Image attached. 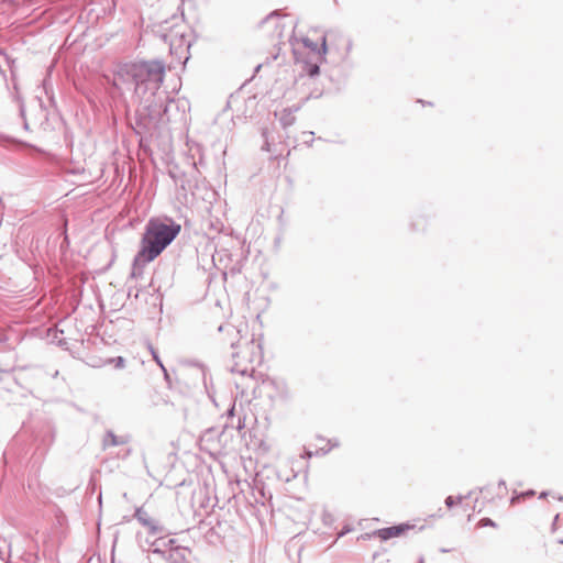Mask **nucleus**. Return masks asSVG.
Listing matches in <instances>:
<instances>
[{
  "label": "nucleus",
  "mask_w": 563,
  "mask_h": 563,
  "mask_svg": "<svg viewBox=\"0 0 563 563\" xmlns=\"http://www.w3.org/2000/svg\"><path fill=\"white\" fill-rule=\"evenodd\" d=\"M107 363L114 364L115 368H123L125 366V360L122 356H117V357H113V358H109L107 361Z\"/></svg>",
  "instance_id": "nucleus-12"
},
{
  "label": "nucleus",
  "mask_w": 563,
  "mask_h": 563,
  "mask_svg": "<svg viewBox=\"0 0 563 563\" xmlns=\"http://www.w3.org/2000/svg\"><path fill=\"white\" fill-rule=\"evenodd\" d=\"M299 110L298 107L286 108L279 113V122L283 128H288L295 123V113Z\"/></svg>",
  "instance_id": "nucleus-9"
},
{
  "label": "nucleus",
  "mask_w": 563,
  "mask_h": 563,
  "mask_svg": "<svg viewBox=\"0 0 563 563\" xmlns=\"http://www.w3.org/2000/svg\"><path fill=\"white\" fill-rule=\"evenodd\" d=\"M150 550L159 554L168 563H191V551L186 547L176 545L174 539H165L163 537L154 540L146 539Z\"/></svg>",
  "instance_id": "nucleus-4"
},
{
  "label": "nucleus",
  "mask_w": 563,
  "mask_h": 563,
  "mask_svg": "<svg viewBox=\"0 0 563 563\" xmlns=\"http://www.w3.org/2000/svg\"><path fill=\"white\" fill-rule=\"evenodd\" d=\"M560 499H563V497H561Z\"/></svg>",
  "instance_id": "nucleus-19"
},
{
  "label": "nucleus",
  "mask_w": 563,
  "mask_h": 563,
  "mask_svg": "<svg viewBox=\"0 0 563 563\" xmlns=\"http://www.w3.org/2000/svg\"><path fill=\"white\" fill-rule=\"evenodd\" d=\"M409 529H411V526L401 523L398 526L379 529L375 533L380 540L386 541L388 539L399 537Z\"/></svg>",
  "instance_id": "nucleus-8"
},
{
  "label": "nucleus",
  "mask_w": 563,
  "mask_h": 563,
  "mask_svg": "<svg viewBox=\"0 0 563 563\" xmlns=\"http://www.w3.org/2000/svg\"><path fill=\"white\" fill-rule=\"evenodd\" d=\"M263 135H264V136H266V134H265V133H263ZM262 148H263L264 151L271 152V144H269V142H268V140H267V137H265V143H264V145H263V147H262Z\"/></svg>",
  "instance_id": "nucleus-15"
},
{
  "label": "nucleus",
  "mask_w": 563,
  "mask_h": 563,
  "mask_svg": "<svg viewBox=\"0 0 563 563\" xmlns=\"http://www.w3.org/2000/svg\"><path fill=\"white\" fill-rule=\"evenodd\" d=\"M150 350H151V354H152L153 358L155 360V362L159 365V367H161V368L164 371V373L166 374V369H165V367H164V365H163V363H162V361H161V358H159V356H158L157 352L154 350V347H153V346H150Z\"/></svg>",
  "instance_id": "nucleus-14"
},
{
  "label": "nucleus",
  "mask_w": 563,
  "mask_h": 563,
  "mask_svg": "<svg viewBox=\"0 0 563 563\" xmlns=\"http://www.w3.org/2000/svg\"><path fill=\"white\" fill-rule=\"evenodd\" d=\"M219 331H225L230 336L231 347L234 350L232 353V365L230 367L232 373L241 376H251L256 365L262 361V351L260 344L252 339L242 340L241 329L232 324L220 325Z\"/></svg>",
  "instance_id": "nucleus-3"
},
{
  "label": "nucleus",
  "mask_w": 563,
  "mask_h": 563,
  "mask_svg": "<svg viewBox=\"0 0 563 563\" xmlns=\"http://www.w3.org/2000/svg\"><path fill=\"white\" fill-rule=\"evenodd\" d=\"M479 523H481L482 526H494V525H495V523H494L490 519H488V518H486V519H482V520L479 521Z\"/></svg>",
  "instance_id": "nucleus-16"
},
{
  "label": "nucleus",
  "mask_w": 563,
  "mask_h": 563,
  "mask_svg": "<svg viewBox=\"0 0 563 563\" xmlns=\"http://www.w3.org/2000/svg\"><path fill=\"white\" fill-rule=\"evenodd\" d=\"M463 499H464V497L459 496V497H457V499H456V501H455V499H454L452 496H449V497H446V499H445V505H446L449 508H451V507H452L453 505H455V504H461V503L463 501Z\"/></svg>",
  "instance_id": "nucleus-13"
},
{
  "label": "nucleus",
  "mask_w": 563,
  "mask_h": 563,
  "mask_svg": "<svg viewBox=\"0 0 563 563\" xmlns=\"http://www.w3.org/2000/svg\"><path fill=\"white\" fill-rule=\"evenodd\" d=\"M265 24L275 25L277 36L279 38L283 37V29H285L286 23L279 18V14L277 12H273L272 14H269L265 20Z\"/></svg>",
  "instance_id": "nucleus-10"
},
{
  "label": "nucleus",
  "mask_w": 563,
  "mask_h": 563,
  "mask_svg": "<svg viewBox=\"0 0 563 563\" xmlns=\"http://www.w3.org/2000/svg\"><path fill=\"white\" fill-rule=\"evenodd\" d=\"M164 41L169 44V51L172 55H176L179 58L185 57V60L188 59L186 54L190 47V41L184 35L183 32L173 31L168 34H165Z\"/></svg>",
  "instance_id": "nucleus-6"
},
{
  "label": "nucleus",
  "mask_w": 563,
  "mask_h": 563,
  "mask_svg": "<svg viewBox=\"0 0 563 563\" xmlns=\"http://www.w3.org/2000/svg\"><path fill=\"white\" fill-rule=\"evenodd\" d=\"M179 231L180 225L173 221L148 220L141 239L140 250L133 261L131 277L140 278L145 265L153 262L174 241Z\"/></svg>",
  "instance_id": "nucleus-2"
},
{
  "label": "nucleus",
  "mask_w": 563,
  "mask_h": 563,
  "mask_svg": "<svg viewBox=\"0 0 563 563\" xmlns=\"http://www.w3.org/2000/svg\"><path fill=\"white\" fill-rule=\"evenodd\" d=\"M418 563H424V560H423V558H422V556H420V558H419Z\"/></svg>",
  "instance_id": "nucleus-18"
},
{
  "label": "nucleus",
  "mask_w": 563,
  "mask_h": 563,
  "mask_svg": "<svg viewBox=\"0 0 563 563\" xmlns=\"http://www.w3.org/2000/svg\"><path fill=\"white\" fill-rule=\"evenodd\" d=\"M165 64L158 59L121 65L114 74L113 86L121 92H133L140 102L151 103L164 82Z\"/></svg>",
  "instance_id": "nucleus-1"
},
{
  "label": "nucleus",
  "mask_w": 563,
  "mask_h": 563,
  "mask_svg": "<svg viewBox=\"0 0 563 563\" xmlns=\"http://www.w3.org/2000/svg\"><path fill=\"white\" fill-rule=\"evenodd\" d=\"M287 395H288V393H287L286 385H285V384H283V396H285V397H286Z\"/></svg>",
  "instance_id": "nucleus-17"
},
{
  "label": "nucleus",
  "mask_w": 563,
  "mask_h": 563,
  "mask_svg": "<svg viewBox=\"0 0 563 563\" xmlns=\"http://www.w3.org/2000/svg\"><path fill=\"white\" fill-rule=\"evenodd\" d=\"M330 33L322 36L321 46L319 47L318 43L311 41L308 37H302L301 40H295L292 45V53L297 62H305L300 57L299 53V44H302L305 48L309 49L310 60L307 63V73L310 76H316L319 74V63L323 60L324 55L327 53V38Z\"/></svg>",
  "instance_id": "nucleus-5"
},
{
  "label": "nucleus",
  "mask_w": 563,
  "mask_h": 563,
  "mask_svg": "<svg viewBox=\"0 0 563 563\" xmlns=\"http://www.w3.org/2000/svg\"><path fill=\"white\" fill-rule=\"evenodd\" d=\"M128 442V439L125 437H118L113 432H107L104 439H103V446H117L122 445Z\"/></svg>",
  "instance_id": "nucleus-11"
},
{
  "label": "nucleus",
  "mask_w": 563,
  "mask_h": 563,
  "mask_svg": "<svg viewBox=\"0 0 563 563\" xmlns=\"http://www.w3.org/2000/svg\"><path fill=\"white\" fill-rule=\"evenodd\" d=\"M135 518L137 521L143 525L145 528H147L148 533L152 537L159 538L161 534L164 532V529L158 522L154 519H152L146 511H144L142 508L136 509L135 511Z\"/></svg>",
  "instance_id": "nucleus-7"
}]
</instances>
